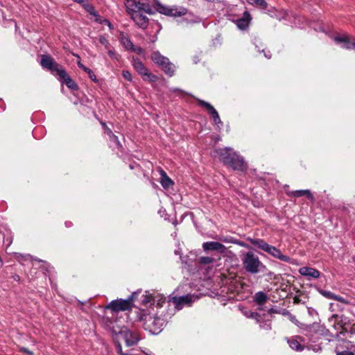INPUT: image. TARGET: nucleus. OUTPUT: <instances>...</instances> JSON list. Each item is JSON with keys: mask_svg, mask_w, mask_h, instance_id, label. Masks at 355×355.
I'll use <instances>...</instances> for the list:
<instances>
[{"mask_svg": "<svg viewBox=\"0 0 355 355\" xmlns=\"http://www.w3.org/2000/svg\"><path fill=\"white\" fill-rule=\"evenodd\" d=\"M215 153L225 166L236 171L245 172L247 171L248 164L244 158L233 148H219L215 150Z\"/></svg>", "mask_w": 355, "mask_h": 355, "instance_id": "1", "label": "nucleus"}, {"mask_svg": "<svg viewBox=\"0 0 355 355\" xmlns=\"http://www.w3.org/2000/svg\"><path fill=\"white\" fill-rule=\"evenodd\" d=\"M247 240L251 244L256 245L258 248L267 252L274 258L286 263H291V258L290 257L283 254L279 249L277 248L275 246L268 244L263 239L248 237Z\"/></svg>", "mask_w": 355, "mask_h": 355, "instance_id": "2", "label": "nucleus"}, {"mask_svg": "<svg viewBox=\"0 0 355 355\" xmlns=\"http://www.w3.org/2000/svg\"><path fill=\"white\" fill-rule=\"evenodd\" d=\"M139 320L143 321L144 329L150 331L153 334H158L160 333L165 325L164 318L151 314L139 313Z\"/></svg>", "mask_w": 355, "mask_h": 355, "instance_id": "3", "label": "nucleus"}, {"mask_svg": "<svg viewBox=\"0 0 355 355\" xmlns=\"http://www.w3.org/2000/svg\"><path fill=\"white\" fill-rule=\"evenodd\" d=\"M241 261L243 268L250 274H257L266 268V266L260 261L258 256L251 251L241 255Z\"/></svg>", "mask_w": 355, "mask_h": 355, "instance_id": "4", "label": "nucleus"}, {"mask_svg": "<svg viewBox=\"0 0 355 355\" xmlns=\"http://www.w3.org/2000/svg\"><path fill=\"white\" fill-rule=\"evenodd\" d=\"M125 5L128 14L135 12L154 14L149 0H126Z\"/></svg>", "mask_w": 355, "mask_h": 355, "instance_id": "5", "label": "nucleus"}, {"mask_svg": "<svg viewBox=\"0 0 355 355\" xmlns=\"http://www.w3.org/2000/svg\"><path fill=\"white\" fill-rule=\"evenodd\" d=\"M156 10L161 14L171 17H182L187 14V10L183 7H168L159 3L156 4Z\"/></svg>", "mask_w": 355, "mask_h": 355, "instance_id": "6", "label": "nucleus"}, {"mask_svg": "<svg viewBox=\"0 0 355 355\" xmlns=\"http://www.w3.org/2000/svg\"><path fill=\"white\" fill-rule=\"evenodd\" d=\"M132 309L130 301L121 298L112 300L105 306V309L110 310L112 313L131 311Z\"/></svg>", "mask_w": 355, "mask_h": 355, "instance_id": "7", "label": "nucleus"}, {"mask_svg": "<svg viewBox=\"0 0 355 355\" xmlns=\"http://www.w3.org/2000/svg\"><path fill=\"white\" fill-rule=\"evenodd\" d=\"M133 67L142 76L145 81L154 83L158 80V77L156 75L150 73L148 69L139 59L134 60Z\"/></svg>", "mask_w": 355, "mask_h": 355, "instance_id": "8", "label": "nucleus"}, {"mask_svg": "<svg viewBox=\"0 0 355 355\" xmlns=\"http://www.w3.org/2000/svg\"><path fill=\"white\" fill-rule=\"evenodd\" d=\"M40 64L44 69H46L58 76V71L62 70L63 68L58 64L55 60L49 55H42L41 56Z\"/></svg>", "mask_w": 355, "mask_h": 355, "instance_id": "9", "label": "nucleus"}, {"mask_svg": "<svg viewBox=\"0 0 355 355\" xmlns=\"http://www.w3.org/2000/svg\"><path fill=\"white\" fill-rule=\"evenodd\" d=\"M119 334L124 338L127 346H132L139 340L137 333L129 330L126 327L123 328L120 331Z\"/></svg>", "mask_w": 355, "mask_h": 355, "instance_id": "10", "label": "nucleus"}, {"mask_svg": "<svg viewBox=\"0 0 355 355\" xmlns=\"http://www.w3.org/2000/svg\"><path fill=\"white\" fill-rule=\"evenodd\" d=\"M58 76L60 78V80L64 83L67 87L71 90L76 91L78 89V85L75 81L68 75L66 70L63 69L58 71Z\"/></svg>", "mask_w": 355, "mask_h": 355, "instance_id": "11", "label": "nucleus"}, {"mask_svg": "<svg viewBox=\"0 0 355 355\" xmlns=\"http://www.w3.org/2000/svg\"><path fill=\"white\" fill-rule=\"evenodd\" d=\"M144 12H131L130 16L135 24L141 28L146 29L148 26V18L144 15Z\"/></svg>", "mask_w": 355, "mask_h": 355, "instance_id": "12", "label": "nucleus"}, {"mask_svg": "<svg viewBox=\"0 0 355 355\" xmlns=\"http://www.w3.org/2000/svg\"><path fill=\"white\" fill-rule=\"evenodd\" d=\"M198 104L200 106H201L207 110L208 113L212 116V118L216 123L221 122L218 112L210 103H209L203 100L198 99Z\"/></svg>", "mask_w": 355, "mask_h": 355, "instance_id": "13", "label": "nucleus"}, {"mask_svg": "<svg viewBox=\"0 0 355 355\" xmlns=\"http://www.w3.org/2000/svg\"><path fill=\"white\" fill-rule=\"evenodd\" d=\"M202 248L205 251L215 250L220 253H224L226 251V247L223 244L216 241L205 242L202 244Z\"/></svg>", "mask_w": 355, "mask_h": 355, "instance_id": "14", "label": "nucleus"}, {"mask_svg": "<svg viewBox=\"0 0 355 355\" xmlns=\"http://www.w3.org/2000/svg\"><path fill=\"white\" fill-rule=\"evenodd\" d=\"M286 194L289 197L292 198H300L302 196H306L312 203L315 202V198L310 190H295L287 191Z\"/></svg>", "mask_w": 355, "mask_h": 355, "instance_id": "15", "label": "nucleus"}, {"mask_svg": "<svg viewBox=\"0 0 355 355\" xmlns=\"http://www.w3.org/2000/svg\"><path fill=\"white\" fill-rule=\"evenodd\" d=\"M120 41L123 46L127 49L132 52L140 53L142 49L141 47L135 48L133 43L129 38V37L124 33H121L120 35Z\"/></svg>", "mask_w": 355, "mask_h": 355, "instance_id": "16", "label": "nucleus"}, {"mask_svg": "<svg viewBox=\"0 0 355 355\" xmlns=\"http://www.w3.org/2000/svg\"><path fill=\"white\" fill-rule=\"evenodd\" d=\"M299 272L301 275L309 277L313 279H317L320 275V272L315 268L310 267H302L299 269Z\"/></svg>", "mask_w": 355, "mask_h": 355, "instance_id": "17", "label": "nucleus"}, {"mask_svg": "<svg viewBox=\"0 0 355 355\" xmlns=\"http://www.w3.org/2000/svg\"><path fill=\"white\" fill-rule=\"evenodd\" d=\"M251 16L248 11H245L241 18L236 20V24L241 30L246 29L251 21Z\"/></svg>", "mask_w": 355, "mask_h": 355, "instance_id": "18", "label": "nucleus"}, {"mask_svg": "<svg viewBox=\"0 0 355 355\" xmlns=\"http://www.w3.org/2000/svg\"><path fill=\"white\" fill-rule=\"evenodd\" d=\"M172 302L178 309H182L184 305L189 304L191 302V298L189 295L181 296L179 297H174Z\"/></svg>", "mask_w": 355, "mask_h": 355, "instance_id": "19", "label": "nucleus"}, {"mask_svg": "<svg viewBox=\"0 0 355 355\" xmlns=\"http://www.w3.org/2000/svg\"><path fill=\"white\" fill-rule=\"evenodd\" d=\"M164 63L166 64L161 65L159 67L168 76L172 77L175 74L174 64L170 62L169 59H167Z\"/></svg>", "mask_w": 355, "mask_h": 355, "instance_id": "20", "label": "nucleus"}, {"mask_svg": "<svg viewBox=\"0 0 355 355\" xmlns=\"http://www.w3.org/2000/svg\"><path fill=\"white\" fill-rule=\"evenodd\" d=\"M151 59L159 67L161 65L164 64V62L168 58L162 55L159 51H154L151 54Z\"/></svg>", "mask_w": 355, "mask_h": 355, "instance_id": "21", "label": "nucleus"}, {"mask_svg": "<svg viewBox=\"0 0 355 355\" xmlns=\"http://www.w3.org/2000/svg\"><path fill=\"white\" fill-rule=\"evenodd\" d=\"M161 175H162V177H161V181H160V183L162 184V186L164 188V189H168L170 187H171L172 185H173L174 182L172 181V180L166 175V173H165V171H164L163 170L162 171V173H161Z\"/></svg>", "mask_w": 355, "mask_h": 355, "instance_id": "22", "label": "nucleus"}, {"mask_svg": "<svg viewBox=\"0 0 355 355\" xmlns=\"http://www.w3.org/2000/svg\"><path fill=\"white\" fill-rule=\"evenodd\" d=\"M267 300H268L267 295L262 291H259V292L256 293L254 296V301L259 305H262V304H265Z\"/></svg>", "mask_w": 355, "mask_h": 355, "instance_id": "23", "label": "nucleus"}, {"mask_svg": "<svg viewBox=\"0 0 355 355\" xmlns=\"http://www.w3.org/2000/svg\"><path fill=\"white\" fill-rule=\"evenodd\" d=\"M288 343L290 347L295 351H302L304 346L301 345L300 343L295 338H291L288 340Z\"/></svg>", "mask_w": 355, "mask_h": 355, "instance_id": "24", "label": "nucleus"}, {"mask_svg": "<svg viewBox=\"0 0 355 355\" xmlns=\"http://www.w3.org/2000/svg\"><path fill=\"white\" fill-rule=\"evenodd\" d=\"M78 66L82 69L84 71H85L86 73H88V76L89 77V78L93 80L94 82H97L98 80L96 78V75L94 74V73L92 71V69H90L89 68L85 67L84 64H83L80 62H78Z\"/></svg>", "mask_w": 355, "mask_h": 355, "instance_id": "25", "label": "nucleus"}, {"mask_svg": "<svg viewBox=\"0 0 355 355\" xmlns=\"http://www.w3.org/2000/svg\"><path fill=\"white\" fill-rule=\"evenodd\" d=\"M105 133L109 137L110 141L115 143L117 147H121V144L119 140V138L116 135H115L112 130L110 128H107L106 132Z\"/></svg>", "mask_w": 355, "mask_h": 355, "instance_id": "26", "label": "nucleus"}, {"mask_svg": "<svg viewBox=\"0 0 355 355\" xmlns=\"http://www.w3.org/2000/svg\"><path fill=\"white\" fill-rule=\"evenodd\" d=\"M247 2L250 5L262 9H266L268 7V3L265 0H247Z\"/></svg>", "mask_w": 355, "mask_h": 355, "instance_id": "27", "label": "nucleus"}, {"mask_svg": "<svg viewBox=\"0 0 355 355\" xmlns=\"http://www.w3.org/2000/svg\"><path fill=\"white\" fill-rule=\"evenodd\" d=\"M335 40L338 42H343L345 43L346 45L345 46L347 49H352V42H350L349 38L348 36H338L336 37Z\"/></svg>", "mask_w": 355, "mask_h": 355, "instance_id": "28", "label": "nucleus"}, {"mask_svg": "<svg viewBox=\"0 0 355 355\" xmlns=\"http://www.w3.org/2000/svg\"><path fill=\"white\" fill-rule=\"evenodd\" d=\"M214 261V259L211 257H200L198 259L197 262L199 265L205 266L212 263Z\"/></svg>", "mask_w": 355, "mask_h": 355, "instance_id": "29", "label": "nucleus"}, {"mask_svg": "<svg viewBox=\"0 0 355 355\" xmlns=\"http://www.w3.org/2000/svg\"><path fill=\"white\" fill-rule=\"evenodd\" d=\"M155 302V297H153L151 295H141V302L144 305H147L148 304H154Z\"/></svg>", "mask_w": 355, "mask_h": 355, "instance_id": "30", "label": "nucleus"}, {"mask_svg": "<svg viewBox=\"0 0 355 355\" xmlns=\"http://www.w3.org/2000/svg\"><path fill=\"white\" fill-rule=\"evenodd\" d=\"M223 241L224 242H230V243H232L234 244H236L239 246H241V247H243V248H248V249H251V247L247 244L246 243L242 241H240V240H231V241H229L227 240V239H222Z\"/></svg>", "mask_w": 355, "mask_h": 355, "instance_id": "31", "label": "nucleus"}, {"mask_svg": "<svg viewBox=\"0 0 355 355\" xmlns=\"http://www.w3.org/2000/svg\"><path fill=\"white\" fill-rule=\"evenodd\" d=\"M320 293L322 296L329 300H334L335 298H336V295L331 291L321 290L320 291Z\"/></svg>", "mask_w": 355, "mask_h": 355, "instance_id": "32", "label": "nucleus"}, {"mask_svg": "<svg viewBox=\"0 0 355 355\" xmlns=\"http://www.w3.org/2000/svg\"><path fill=\"white\" fill-rule=\"evenodd\" d=\"M139 293H140V291L139 292H134L126 299V300L130 301V306L132 308L134 306V302L137 300Z\"/></svg>", "mask_w": 355, "mask_h": 355, "instance_id": "33", "label": "nucleus"}, {"mask_svg": "<svg viewBox=\"0 0 355 355\" xmlns=\"http://www.w3.org/2000/svg\"><path fill=\"white\" fill-rule=\"evenodd\" d=\"M98 42L102 45L105 46L106 49H108L110 46V42L103 35H101L98 38Z\"/></svg>", "mask_w": 355, "mask_h": 355, "instance_id": "34", "label": "nucleus"}, {"mask_svg": "<svg viewBox=\"0 0 355 355\" xmlns=\"http://www.w3.org/2000/svg\"><path fill=\"white\" fill-rule=\"evenodd\" d=\"M315 324H306L304 323H299L298 327H300V329H303L304 331H311V329L313 327Z\"/></svg>", "mask_w": 355, "mask_h": 355, "instance_id": "35", "label": "nucleus"}, {"mask_svg": "<svg viewBox=\"0 0 355 355\" xmlns=\"http://www.w3.org/2000/svg\"><path fill=\"white\" fill-rule=\"evenodd\" d=\"M123 77L128 81H132V74L128 71H123Z\"/></svg>", "mask_w": 355, "mask_h": 355, "instance_id": "36", "label": "nucleus"}, {"mask_svg": "<svg viewBox=\"0 0 355 355\" xmlns=\"http://www.w3.org/2000/svg\"><path fill=\"white\" fill-rule=\"evenodd\" d=\"M334 300H336V301L341 302L344 304H349V302L347 299H345L340 295H336V298H335Z\"/></svg>", "mask_w": 355, "mask_h": 355, "instance_id": "37", "label": "nucleus"}, {"mask_svg": "<svg viewBox=\"0 0 355 355\" xmlns=\"http://www.w3.org/2000/svg\"><path fill=\"white\" fill-rule=\"evenodd\" d=\"M249 317L255 319L257 321H259V318H261L259 313H258L257 312H251Z\"/></svg>", "mask_w": 355, "mask_h": 355, "instance_id": "38", "label": "nucleus"}, {"mask_svg": "<svg viewBox=\"0 0 355 355\" xmlns=\"http://www.w3.org/2000/svg\"><path fill=\"white\" fill-rule=\"evenodd\" d=\"M20 352H24L28 355H34V353L32 351L25 347L21 348Z\"/></svg>", "mask_w": 355, "mask_h": 355, "instance_id": "39", "label": "nucleus"}, {"mask_svg": "<svg viewBox=\"0 0 355 355\" xmlns=\"http://www.w3.org/2000/svg\"><path fill=\"white\" fill-rule=\"evenodd\" d=\"M348 331H349V330L346 326V324L341 325V331H340L341 334H344Z\"/></svg>", "mask_w": 355, "mask_h": 355, "instance_id": "40", "label": "nucleus"}, {"mask_svg": "<svg viewBox=\"0 0 355 355\" xmlns=\"http://www.w3.org/2000/svg\"><path fill=\"white\" fill-rule=\"evenodd\" d=\"M336 355H354V353L349 351H343L337 353Z\"/></svg>", "mask_w": 355, "mask_h": 355, "instance_id": "41", "label": "nucleus"}, {"mask_svg": "<svg viewBox=\"0 0 355 355\" xmlns=\"http://www.w3.org/2000/svg\"><path fill=\"white\" fill-rule=\"evenodd\" d=\"M236 292L239 293L243 288L242 284L240 282H237L236 285H234Z\"/></svg>", "mask_w": 355, "mask_h": 355, "instance_id": "42", "label": "nucleus"}, {"mask_svg": "<svg viewBox=\"0 0 355 355\" xmlns=\"http://www.w3.org/2000/svg\"><path fill=\"white\" fill-rule=\"evenodd\" d=\"M302 302V300L297 297V296H295L293 298V303L295 304H299Z\"/></svg>", "mask_w": 355, "mask_h": 355, "instance_id": "43", "label": "nucleus"}, {"mask_svg": "<svg viewBox=\"0 0 355 355\" xmlns=\"http://www.w3.org/2000/svg\"><path fill=\"white\" fill-rule=\"evenodd\" d=\"M14 281L19 282L20 281V277L17 274H12L11 277Z\"/></svg>", "mask_w": 355, "mask_h": 355, "instance_id": "44", "label": "nucleus"}, {"mask_svg": "<svg viewBox=\"0 0 355 355\" xmlns=\"http://www.w3.org/2000/svg\"><path fill=\"white\" fill-rule=\"evenodd\" d=\"M349 332L351 334H355V324H354L353 326H352L350 327V329L349 330Z\"/></svg>", "mask_w": 355, "mask_h": 355, "instance_id": "45", "label": "nucleus"}, {"mask_svg": "<svg viewBox=\"0 0 355 355\" xmlns=\"http://www.w3.org/2000/svg\"><path fill=\"white\" fill-rule=\"evenodd\" d=\"M101 124L102 127L103 128V129H104L105 132H106V129H107V128H109L107 127V124L105 123V122H104V121H101Z\"/></svg>", "mask_w": 355, "mask_h": 355, "instance_id": "46", "label": "nucleus"}, {"mask_svg": "<svg viewBox=\"0 0 355 355\" xmlns=\"http://www.w3.org/2000/svg\"><path fill=\"white\" fill-rule=\"evenodd\" d=\"M114 54V51H111V50H109V51H108V55H109L110 57H112Z\"/></svg>", "mask_w": 355, "mask_h": 355, "instance_id": "47", "label": "nucleus"}, {"mask_svg": "<svg viewBox=\"0 0 355 355\" xmlns=\"http://www.w3.org/2000/svg\"><path fill=\"white\" fill-rule=\"evenodd\" d=\"M118 352L121 354H123L122 353V349H121V345H119L118 347Z\"/></svg>", "mask_w": 355, "mask_h": 355, "instance_id": "48", "label": "nucleus"}, {"mask_svg": "<svg viewBox=\"0 0 355 355\" xmlns=\"http://www.w3.org/2000/svg\"><path fill=\"white\" fill-rule=\"evenodd\" d=\"M92 11H89L90 14L94 15V16H97L96 12L94 10V8H92Z\"/></svg>", "mask_w": 355, "mask_h": 355, "instance_id": "49", "label": "nucleus"}, {"mask_svg": "<svg viewBox=\"0 0 355 355\" xmlns=\"http://www.w3.org/2000/svg\"><path fill=\"white\" fill-rule=\"evenodd\" d=\"M73 1L76 2V3H81V2H83V0H73Z\"/></svg>", "mask_w": 355, "mask_h": 355, "instance_id": "50", "label": "nucleus"}, {"mask_svg": "<svg viewBox=\"0 0 355 355\" xmlns=\"http://www.w3.org/2000/svg\"><path fill=\"white\" fill-rule=\"evenodd\" d=\"M355 48V41L352 42V49Z\"/></svg>", "mask_w": 355, "mask_h": 355, "instance_id": "51", "label": "nucleus"}, {"mask_svg": "<svg viewBox=\"0 0 355 355\" xmlns=\"http://www.w3.org/2000/svg\"><path fill=\"white\" fill-rule=\"evenodd\" d=\"M157 305L159 306H162V302L160 301L157 302Z\"/></svg>", "mask_w": 355, "mask_h": 355, "instance_id": "52", "label": "nucleus"}, {"mask_svg": "<svg viewBox=\"0 0 355 355\" xmlns=\"http://www.w3.org/2000/svg\"><path fill=\"white\" fill-rule=\"evenodd\" d=\"M96 21H99V22H101V20H100V19H98V18L96 19Z\"/></svg>", "mask_w": 355, "mask_h": 355, "instance_id": "53", "label": "nucleus"}]
</instances>
